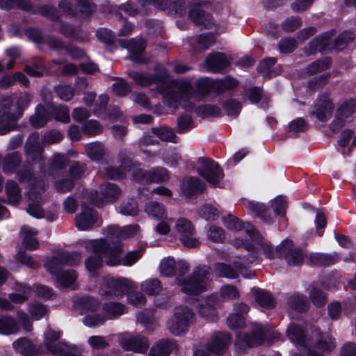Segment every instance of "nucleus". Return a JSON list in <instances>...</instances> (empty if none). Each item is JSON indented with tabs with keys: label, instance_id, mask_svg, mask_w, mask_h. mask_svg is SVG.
<instances>
[{
	"label": "nucleus",
	"instance_id": "obj_30",
	"mask_svg": "<svg viewBox=\"0 0 356 356\" xmlns=\"http://www.w3.org/2000/svg\"><path fill=\"white\" fill-rule=\"evenodd\" d=\"M42 199L41 196L33 188L29 194V203L26 211L31 216L37 218H44V211L41 207Z\"/></svg>",
	"mask_w": 356,
	"mask_h": 356
},
{
	"label": "nucleus",
	"instance_id": "obj_41",
	"mask_svg": "<svg viewBox=\"0 0 356 356\" xmlns=\"http://www.w3.org/2000/svg\"><path fill=\"white\" fill-rule=\"evenodd\" d=\"M49 118V111L47 108L39 105L35 109V114L30 118V122L34 127L40 128L44 126Z\"/></svg>",
	"mask_w": 356,
	"mask_h": 356
},
{
	"label": "nucleus",
	"instance_id": "obj_38",
	"mask_svg": "<svg viewBox=\"0 0 356 356\" xmlns=\"http://www.w3.org/2000/svg\"><path fill=\"white\" fill-rule=\"evenodd\" d=\"M13 348L24 356H37L38 350L25 338H20L13 343Z\"/></svg>",
	"mask_w": 356,
	"mask_h": 356
},
{
	"label": "nucleus",
	"instance_id": "obj_59",
	"mask_svg": "<svg viewBox=\"0 0 356 356\" xmlns=\"http://www.w3.org/2000/svg\"><path fill=\"white\" fill-rule=\"evenodd\" d=\"M220 297L223 300H232L239 298L240 293L236 286L225 284L221 286L219 291Z\"/></svg>",
	"mask_w": 356,
	"mask_h": 356
},
{
	"label": "nucleus",
	"instance_id": "obj_13",
	"mask_svg": "<svg viewBox=\"0 0 356 356\" xmlns=\"http://www.w3.org/2000/svg\"><path fill=\"white\" fill-rule=\"evenodd\" d=\"M197 170L202 177L214 187L218 186L224 177L222 170L218 164L206 157L198 159Z\"/></svg>",
	"mask_w": 356,
	"mask_h": 356
},
{
	"label": "nucleus",
	"instance_id": "obj_11",
	"mask_svg": "<svg viewBox=\"0 0 356 356\" xmlns=\"http://www.w3.org/2000/svg\"><path fill=\"white\" fill-rule=\"evenodd\" d=\"M174 231L184 247L194 248L200 245V241L195 237V227L189 219L178 218L175 221Z\"/></svg>",
	"mask_w": 356,
	"mask_h": 356
},
{
	"label": "nucleus",
	"instance_id": "obj_12",
	"mask_svg": "<svg viewBox=\"0 0 356 356\" xmlns=\"http://www.w3.org/2000/svg\"><path fill=\"white\" fill-rule=\"evenodd\" d=\"M238 259L241 261H234V267L225 263L216 264L213 269L215 274L218 277L227 279L236 278L239 274H241L245 277H248V276L243 273V270L245 269L247 264L255 261L257 259L256 253L252 252L248 258L245 259V256H243V257H238Z\"/></svg>",
	"mask_w": 356,
	"mask_h": 356
},
{
	"label": "nucleus",
	"instance_id": "obj_26",
	"mask_svg": "<svg viewBox=\"0 0 356 356\" xmlns=\"http://www.w3.org/2000/svg\"><path fill=\"white\" fill-rule=\"evenodd\" d=\"M29 36L33 39V40L36 43H45L51 49L60 51L62 49H65L66 46L62 40L54 36H49L42 38L41 33L40 31L36 29H30L28 31Z\"/></svg>",
	"mask_w": 356,
	"mask_h": 356
},
{
	"label": "nucleus",
	"instance_id": "obj_62",
	"mask_svg": "<svg viewBox=\"0 0 356 356\" xmlns=\"http://www.w3.org/2000/svg\"><path fill=\"white\" fill-rule=\"evenodd\" d=\"M195 113L202 118L218 116L220 113V108L214 105H202L197 107Z\"/></svg>",
	"mask_w": 356,
	"mask_h": 356
},
{
	"label": "nucleus",
	"instance_id": "obj_37",
	"mask_svg": "<svg viewBox=\"0 0 356 356\" xmlns=\"http://www.w3.org/2000/svg\"><path fill=\"white\" fill-rule=\"evenodd\" d=\"M22 242L24 245L30 250H34L38 247V242L35 238L38 231L29 226H23L21 229Z\"/></svg>",
	"mask_w": 356,
	"mask_h": 356
},
{
	"label": "nucleus",
	"instance_id": "obj_16",
	"mask_svg": "<svg viewBox=\"0 0 356 356\" xmlns=\"http://www.w3.org/2000/svg\"><path fill=\"white\" fill-rule=\"evenodd\" d=\"M267 329L262 327L260 324L254 323L252 325V335L247 333L240 332L235 343L236 348L238 351H242L246 348L260 345L264 340Z\"/></svg>",
	"mask_w": 356,
	"mask_h": 356
},
{
	"label": "nucleus",
	"instance_id": "obj_57",
	"mask_svg": "<svg viewBox=\"0 0 356 356\" xmlns=\"http://www.w3.org/2000/svg\"><path fill=\"white\" fill-rule=\"evenodd\" d=\"M204 186V184L198 178L191 177L186 182L184 191L188 195H191L195 193L202 192Z\"/></svg>",
	"mask_w": 356,
	"mask_h": 356
},
{
	"label": "nucleus",
	"instance_id": "obj_24",
	"mask_svg": "<svg viewBox=\"0 0 356 356\" xmlns=\"http://www.w3.org/2000/svg\"><path fill=\"white\" fill-rule=\"evenodd\" d=\"M140 230L138 225H129L120 228L115 225H111L104 230V233L110 238L108 242H111L113 236H117L120 238H129L136 234Z\"/></svg>",
	"mask_w": 356,
	"mask_h": 356
},
{
	"label": "nucleus",
	"instance_id": "obj_40",
	"mask_svg": "<svg viewBox=\"0 0 356 356\" xmlns=\"http://www.w3.org/2000/svg\"><path fill=\"white\" fill-rule=\"evenodd\" d=\"M94 241L95 240H93V241ZM91 242H92V241L87 242L86 244V248L90 250L93 251L95 255L89 257L86 259L85 266L89 272H94L102 267L103 264L102 257L104 259L105 257L101 252H95L93 248L90 245Z\"/></svg>",
	"mask_w": 356,
	"mask_h": 356
},
{
	"label": "nucleus",
	"instance_id": "obj_50",
	"mask_svg": "<svg viewBox=\"0 0 356 356\" xmlns=\"http://www.w3.org/2000/svg\"><path fill=\"white\" fill-rule=\"evenodd\" d=\"M6 192L9 203L17 204L21 198V191L18 185L13 181H8L6 184Z\"/></svg>",
	"mask_w": 356,
	"mask_h": 356
},
{
	"label": "nucleus",
	"instance_id": "obj_21",
	"mask_svg": "<svg viewBox=\"0 0 356 356\" xmlns=\"http://www.w3.org/2000/svg\"><path fill=\"white\" fill-rule=\"evenodd\" d=\"M20 161L21 157L18 152L8 154L3 161V172L6 174L16 172L20 181L28 179L29 181H31L32 175L29 170L22 175H20L19 171H17V168L19 166Z\"/></svg>",
	"mask_w": 356,
	"mask_h": 356
},
{
	"label": "nucleus",
	"instance_id": "obj_9",
	"mask_svg": "<svg viewBox=\"0 0 356 356\" xmlns=\"http://www.w3.org/2000/svg\"><path fill=\"white\" fill-rule=\"evenodd\" d=\"M246 232L248 238L245 240L239 238H236L234 242V245L238 248L244 247L248 252H250L254 248L259 249L267 258H274L275 252L273 248L266 240L260 236L259 233L253 226H248Z\"/></svg>",
	"mask_w": 356,
	"mask_h": 356
},
{
	"label": "nucleus",
	"instance_id": "obj_43",
	"mask_svg": "<svg viewBox=\"0 0 356 356\" xmlns=\"http://www.w3.org/2000/svg\"><path fill=\"white\" fill-rule=\"evenodd\" d=\"M16 293H11L8 298L13 303H22L28 300L31 293V288L25 284L17 283L15 286Z\"/></svg>",
	"mask_w": 356,
	"mask_h": 356
},
{
	"label": "nucleus",
	"instance_id": "obj_7",
	"mask_svg": "<svg viewBox=\"0 0 356 356\" xmlns=\"http://www.w3.org/2000/svg\"><path fill=\"white\" fill-rule=\"evenodd\" d=\"M194 318L195 314L191 308L184 305L177 306L167 321V329L175 336H181L188 332Z\"/></svg>",
	"mask_w": 356,
	"mask_h": 356
},
{
	"label": "nucleus",
	"instance_id": "obj_54",
	"mask_svg": "<svg viewBox=\"0 0 356 356\" xmlns=\"http://www.w3.org/2000/svg\"><path fill=\"white\" fill-rule=\"evenodd\" d=\"M101 191L106 202L114 200L121 195V190L113 183H107L102 186Z\"/></svg>",
	"mask_w": 356,
	"mask_h": 356
},
{
	"label": "nucleus",
	"instance_id": "obj_42",
	"mask_svg": "<svg viewBox=\"0 0 356 356\" xmlns=\"http://www.w3.org/2000/svg\"><path fill=\"white\" fill-rule=\"evenodd\" d=\"M256 302L262 307L271 309L275 306V300L273 296L268 291L257 289L254 291Z\"/></svg>",
	"mask_w": 356,
	"mask_h": 356
},
{
	"label": "nucleus",
	"instance_id": "obj_52",
	"mask_svg": "<svg viewBox=\"0 0 356 356\" xmlns=\"http://www.w3.org/2000/svg\"><path fill=\"white\" fill-rule=\"evenodd\" d=\"M198 216L208 221H213L218 218L220 213L213 205L205 204L197 211Z\"/></svg>",
	"mask_w": 356,
	"mask_h": 356
},
{
	"label": "nucleus",
	"instance_id": "obj_5",
	"mask_svg": "<svg viewBox=\"0 0 356 356\" xmlns=\"http://www.w3.org/2000/svg\"><path fill=\"white\" fill-rule=\"evenodd\" d=\"M333 35V31H327L316 36L310 42L311 53L316 51L325 52L332 49L341 50L349 42L355 38V34L350 31H345L341 33L334 41L331 46L330 40Z\"/></svg>",
	"mask_w": 356,
	"mask_h": 356
},
{
	"label": "nucleus",
	"instance_id": "obj_44",
	"mask_svg": "<svg viewBox=\"0 0 356 356\" xmlns=\"http://www.w3.org/2000/svg\"><path fill=\"white\" fill-rule=\"evenodd\" d=\"M104 316L106 319L115 318L125 313V307L123 305L118 302H108L104 304L103 307Z\"/></svg>",
	"mask_w": 356,
	"mask_h": 356
},
{
	"label": "nucleus",
	"instance_id": "obj_48",
	"mask_svg": "<svg viewBox=\"0 0 356 356\" xmlns=\"http://www.w3.org/2000/svg\"><path fill=\"white\" fill-rule=\"evenodd\" d=\"M238 85L236 79L232 77H225L222 79H216L213 82V90L218 93H222L231 90Z\"/></svg>",
	"mask_w": 356,
	"mask_h": 356
},
{
	"label": "nucleus",
	"instance_id": "obj_53",
	"mask_svg": "<svg viewBox=\"0 0 356 356\" xmlns=\"http://www.w3.org/2000/svg\"><path fill=\"white\" fill-rule=\"evenodd\" d=\"M288 304L291 309L298 312L306 311L309 307L306 297L299 294L291 296L288 299Z\"/></svg>",
	"mask_w": 356,
	"mask_h": 356
},
{
	"label": "nucleus",
	"instance_id": "obj_36",
	"mask_svg": "<svg viewBox=\"0 0 356 356\" xmlns=\"http://www.w3.org/2000/svg\"><path fill=\"white\" fill-rule=\"evenodd\" d=\"M85 150L88 158L92 161H101L106 154L104 145L99 141L86 144Z\"/></svg>",
	"mask_w": 356,
	"mask_h": 356
},
{
	"label": "nucleus",
	"instance_id": "obj_4",
	"mask_svg": "<svg viewBox=\"0 0 356 356\" xmlns=\"http://www.w3.org/2000/svg\"><path fill=\"white\" fill-rule=\"evenodd\" d=\"M211 281V272L207 266L195 268L188 277H177L176 283L187 295H197L207 289Z\"/></svg>",
	"mask_w": 356,
	"mask_h": 356
},
{
	"label": "nucleus",
	"instance_id": "obj_18",
	"mask_svg": "<svg viewBox=\"0 0 356 356\" xmlns=\"http://www.w3.org/2000/svg\"><path fill=\"white\" fill-rule=\"evenodd\" d=\"M120 345L127 350L145 353L149 348V341L141 335L124 334L119 339Z\"/></svg>",
	"mask_w": 356,
	"mask_h": 356
},
{
	"label": "nucleus",
	"instance_id": "obj_31",
	"mask_svg": "<svg viewBox=\"0 0 356 356\" xmlns=\"http://www.w3.org/2000/svg\"><path fill=\"white\" fill-rule=\"evenodd\" d=\"M38 138V135L33 134L30 136L26 143L27 157L35 163L42 159V149L39 143Z\"/></svg>",
	"mask_w": 356,
	"mask_h": 356
},
{
	"label": "nucleus",
	"instance_id": "obj_58",
	"mask_svg": "<svg viewBox=\"0 0 356 356\" xmlns=\"http://www.w3.org/2000/svg\"><path fill=\"white\" fill-rule=\"evenodd\" d=\"M151 183H161L168 181L170 177L168 170L163 167H156L149 170Z\"/></svg>",
	"mask_w": 356,
	"mask_h": 356
},
{
	"label": "nucleus",
	"instance_id": "obj_51",
	"mask_svg": "<svg viewBox=\"0 0 356 356\" xmlns=\"http://www.w3.org/2000/svg\"><path fill=\"white\" fill-rule=\"evenodd\" d=\"M331 61L329 58H324L322 60H317L309 64L305 69V73L308 75H313L316 73L321 72L330 66Z\"/></svg>",
	"mask_w": 356,
	"mask_h": 356
},
{
	"label": "nucleus",
	"instance_id": "obj_1",
	"mask_svg": "<svg viewBox=\"0 0 356 356\" xmlns=\"http://www.w3.org/2000/svg\"><path fill=\"white\" fill-rule=\"evenodd\" d=\"M81 259V254L78 252H62L56 256L47 259L44 267L48 272L56 276V281L64 287L72 286L77 278V274L74 270L60 271L64 266H75Z\"/></svg>",
	"mask_w": 356,
	"mask_h": 356
},
{
	"label": "nucleus",
	"instance_id": "obj_60",
	"mask_svg": "<svg viewBox=\"0 0 356 356\" xmlns=\"http://www.w3.org/2000/svg\"><path fill=\"white\" fill-rule=\"evenodd\" d=\"M152 132L158 138L164 141L176 143V135L173 131L168 127H154L152 129Z\"/></svg>",
	"mask_w": 356,
	"mask_h": 356
},
{
	"label": "nucleus",
	"instance_id": "obj_28",
	"mask_svg": "<svg viewBox=\"0 0 356 356\" xmlns=\"http://www.w3.org/2000/svg\"><path fill=\"white\" fill-rule=\"evenodd\" d=\"M230 341V336L227 333H217L213 335L207 343V348L209 351L221 355L227 350V345Z\"/></svg>",
	"mask_w": 356,
	"mask_h": 356
},
{
	"label": "nucleus",
	"instance_id": "obj_20",
	"mask_svg": "<svg viewBox=\"0 0 356 356\" xmlns=\"http://www.w3.org/2000/svg\"><path fill=\"white\" fill-rule=\"evenodd\" d=\"M293 244L291 241H284L277 248V252L280 256H284L289 265L296 266L300 264L303 261V253L298 249L293 248Z\"/></svg>",
	"mask_w": 356,
	"mask_h": 356
},
{
	"label": "nucleus",
	"instance_id": "obj_64",
	"mask_svg": "<svg viewBox=\"0 0 356 356\" xmlns=\"http://www.w3.org/2000/svg\"><path fill=\"white\" fill-rule=\"evenodd\" d=\"M120 212L124 216H136L138 213L136 201L134 199H130L123 202L120 206Z\"/></svg>",
	"mask_w": 356,
	"mask_h": 356
},
{
	"label": "nucleus",
	"instance_id": "obj_14",
	"mask_svg": "<svg viewBox=\"0 0 356 356\" xmlns=\"http://www.w3.org/2000/svg\"><path fill=\"white\" fill-rule=\"evenodd\" d=\"M132 288V282L128 279L106 277L102 280L99 294L102 297H118Z\"/></svg>",
	"mask_w": 356,
	"mask_h": 356
},
{
	"label": "nucleus",
	"instance_id": "obj_10",
	"mask_svg": "<svg viewBox=\"0 0 356 356\" xmlns=\"http://www.w3.org/2000/svg\"><path fill=\"white\" fill-rule=\"evenodd\" d=\"M193 89L191 84H180L176 92L170 91L164 96V102L170 107L177 108L181 106L186 111H191L194 107Z\"/></svg>",
	"mask_w": 356,
	"mask_h": 356
},
{
	"label": "nucleus",
	"instance_id": "obj_45",
	"mask_svg": "<svg viewBox=\"0 0 356 356\" xmlns=\"http://www.w3.org/2000/svg\"><path fill=\"white\" fill-rule=\"evenodd\" d=\"M162 289V284L157 278L147 279L140 284V290L149 296L159 294Z\"/></svg>",
	"mask_w": 356,
	"mask_h": 356
},
{
	"label": "nucleus",
	"instance_id": "obj_8",
	"mask_svg": "<svg viewBox=\"0 0 356 356\" xmlns=\"http://www.w3.org/2000/svg\"><path fill=\"white\" fill-rule=\"evenodd\" d=\"M144 211L149 218L159 221L154 227V231L156 234L165 236L170 232L173 219L168 216L167 208L163 204L156 201H149L145 204Z\"/></svg>",
	"mask_w": 356,
	"mask_h": 356
},
{
	"label": "nucleus",
	"instance_id": "obj_34",
	"mask_svg": "<svg viewBox=\"0 0 356 356\" xmlns=\"http://www.w3.org/2000/svg\"><path fill=\"white\" fill-rule=\"evenodd\" d=\"M286 334L289 339L297 345L301 346L312 345L309 340L305 339L303 330L299 325L290 324L286 330Z\"/></svg>",
	"mask_w": 356,
	"mask_h": 356
},
{
	"label": "nucleus",
	"instance_id": "obj_61",
	"mask_svg": "<svg viewBox=\"0 0 356 356\" xmlns=\"http://www.w3.org/2000/svg\"><path fill=\"white\" fill-rule=\"evenodd\" d=\"M311 262L320 266H330L335 263L336 259L331 255L315 253L310 256Z\"/></svg>",
	"mask_w": 356,
	"mask_h": 356
},
{
	"label": "nucleus",
	"instance_id": "obj_22",
	"mask_svg": "<svg viewBox=\"0 0 356 356\" xmlns=\"http://www.w3.org/2000/svg\"><path fill=\"white\" fill-rule=\"evenodd\" d=\"M129 76L136 84L141 86H149L152 84L161 82L164 79L168 76V74L167 71L162 67L160 74L151 75L146 73L132 71L129 73Z\"/></svg>",
	"mask_w": 356,
	"mask_h": 356
},
{
	"label": "nucleus",
	"instance_id": "obj_19",
	"mask_svg": "<svg viewBox=\"0 0 356 356\" xmlns=\"http://www.w3.org/2000/svg\"><path fill=\"white\" fill-rule=\"evenodd\" d=\"M220 304L216 295L208 296L200 301L197 310L200 316L206 319L215 321L218 318L217 307Z\"/></svg>",
	"mask_w": 356,
	"mask_h": 356
},
{
	"label": "nucleus",
	"instance_id": "obj_23",
	"mask_svg": "<svg viewBox=\"0 0 356 356\" xmlns=\"http://www.w3.org/2000/svg\"><path fill=\"white\" fill-rule=\"evenodd\" d=\"M131 154L126 149L121 150L119 153V158L121 161V165L123 169L117 167H108L106 169V175L112 179H119L125 175V169L131 170L130 165Z\"/></svg>",
	"mask_w": 356,
	"mask_h": 356
},
{
	"label": "nucleus",
	"instance_id": "obj_32",
	"mask_svg": "<svg viewBox=\"0 0 356 356\" xmlns=\"http://www.w3.org/2000/svg\"><path fill=\"white\" fill-rule=\"evenodd\" d=\"M143 2V5L147 3H152L161 10L170 9L175 13L182 15L184 13V2L182 0H138Z\"/></svg>",
	"mask_w": 356,
	"mask_h": 356
},
{
	"label": "nucleus",
	"instance_id": "obj_56",
	"mask_svg": "<svg viewBox=\"0 0 356 356\" xmlns=\"http://www.w3.org/2000/svg\"><path fill=\"white\" fill-rule=\"evenodd\" d=\"M137 321L143 324L146 329L153 330L156 325V320L153 311L146 309L137 314Z\"/></svg>",
	"mask_w": 356,
	"mask_h": 356
},
{
	"label": "nucleus",
	"instance_id": "obj_46",
	"mask_svg": "<svg viewBox=\"0 0 356 356\" xmlns=\"http://www.w3.org/2000/svg\"><path fill=\"white\" fill-rule=\"evenodd\" d=\"M248 207L254 211L264 222L266 223L273 222V216L270 214L269 209L265 205L258 202H250L248 204Z\"/></svg>",
	"mask_w": 356,
	"mask_h": 356
},
{
	"label": "nucleus",
	"instance_id": "obj_49",
	"mask_svg": "<svg viewBox=\"0 0 356 356\" xmlns=\"http://www.w3.org/2000/svg\"><path fill=\"white\" fill-rule=\"evenodd\" d=\"M18 326L14 318L4 316L0 318V334H11L17 332Z\"/></svg>",
	"mask_w": 356,
	"mask_h": 356
},
{
	"label": "nucleus",
	"instance_id": "obj_15",
	"mask_svg": "<svg viewBox=\"0 0 356 356\" xmlns=\"http://www.w3.org/2000/svg\"><path fill=\"white\" fill-rule=\"evenodd\" d=\"M76 306L82 310L81 314L83 312L89 313L83 318V321L85 325L90 327H97L104 324L106 321L104 317L95 313L99 307V302L95 298L83 297L76 302Z\"/></svg>",
	"mask_w": 356,
	"mask_h": 356
},
{
	"label": "nucleus",
	"instance_id": "obj_29",
	"mask_svg": "<svg viewBox=\"0 0 356 356\" xmlns=\"http://www.w3.org/2000/svg\"><path fill=\"white\" fill-rule=\"evenodd\" d=\"M229 65L226 56L220 52L210 54L205 60V67L208 71L216 72L225 69Z\"/></svg>",
	"mask_w": 356,
	"mask_h": 356
},
{
	"label": "nucleus",
	"instance_id": "obj_47",
	"mask_svg": "<svg viewBox=\"0 0 356 356\" xmlns=\"http://www.w3.org/2000/svg\"><path fill=\"white\" fill-rule=\"evenodd\" d=\"M222 222L227 229L231 230L240 231L244 229L246 234V229L248 226H252L249 223L245 225L239 218L231 214L223 216Z\"/></svg>",
	"mask_w": 356,
	"mask_h": 356
},
{
	"label": "nucleus",
	"instance_id": "obj_35",
	"mask_svg": "<svg viewBox=\"0 0 356 356\" xmlns=\"http://www.w3.org/2000/svg\"><path fill=\"white\" fill-rule=\"evenodd\" d=\"M121 45L127 48L131 54V60L138 61V55L142 54L145 49V42L143 39H131L129 41H121Z\"/></svg>",
	"mask_w": 356,
	"mask_h": 356
},
{
	"label": "nucleus",
	"instance_id": "obj_55",
	"mask_svg": "<svg viewBox=\"0 0 356 356\" xmlns=\"http://www.w3.org/2000/svg\"><path fill=\"white\" fill-rule=\"evenodd\" d=\"M176 263L171 257L163 258L159 265L160 273L165 277L172 276L175 274Z\"/></svg>",
	"mask_w": 356,
	"mask_h": 356
},
{
	"label": "nucleus",
	"instance_id": "obj_33",
	"mask_svg": "<svg viewBox=\"0 0 356 356\" xmlns=\"http://www.w3.org/2000/svg\"><path fill=\"white\" fill-rule=\"evenodd\" d=\"M189 17L196 24L207 28L211 23L212 19L209 13H205L200 5H195L189 11Z\"/></svg>",
	"mask_w": 356,
	"mask_h": 356
},
{
	"label": "nucleus",
	"instance_id": "obj_27",
	"mask_svg": "<svg viewBox=\"0 0 356 356\" xmlns=\"http://www.w3.org/2000/svg\"><path fill=\"white\" fill-rule=\"evenodd\" d=\"M333 111L332 102L327 97L323 96L318 99L314 113L320 121L325 122L330 118Z\"/></svg>",
	"mask_w": 356,
	"mask_h": 356
},
{
	"label": "nucleus",
	"instance_id": "obj_6",
	"mask_svg": "<svg viewBox=\"0 0 356 356\" xmlns=\"http://www.w3.org/2000/svg\"><path fill=\"white\" fill-rule=\"evenodd\" d=\"M333 35V31H327L316 36L310 42L311 53L316 51L325 52L332 49L341 50L349 42L355 38V34L350 31H345L341 33L334 41L331 46L330 40Z\"/></svg>",
	"mask_w": 356,
	"mask_h": 356
},
{
	"label": "nucleus",
	"instance_id": "obj_3",
	"mask_svg": "<svg viewBox=\"0 0 356 356\" xmlns=\"http://www.w3.org/2000/svg\"><path fill=\"white\" fill-rule=\"evenodd\" d=\"M32 100L29 93L20 95L15 106L10 105L7 101L0 103V133L6 134L14 129L15 122L22 116L24 110Z\"/></svg>",
	"mask_w": 356,
	"mask_h": 356
},
{
	"label": "nucleus",
	"instance_id": "obj_39",
	"mask_svg": "<svg viewBox=\"0 0 356 356\" xmlns=\"http://www.w3.org/2000/svg\"><path fill=\"white\" fill-rule=\"evenodd\" d=\"M315 347L323 351H331L336 347L334 339L329 334H321L318 330H314Z\"/></svg>",
	"mask_w": 356,
	"mask_h": 356
},
{
	"label": "nucleus",
	"instance_id": "obj_63",
	"mask_svg": "<svg viewBox=\"0 0 356 356\" xmlns=\"http://www.w3.org/2000/svg\"><path fill=\"white\" fill-rule=\"evenodd\" d=\"M82 131L85 134L94 136L102 132V126L96 120H88L82 125Z\"/></svg>",
	"mask_w": 356,
	"mask_h": 356
},
{
	"label": "nucleus",
	"instance_id": "obj_17",
	"mask_svg": "<svg viewBox=\"0 0 356 356\" xmlns=\"http://www.w3.org/2000/svg\"><path fill=\"white\" fill-rule=\"evenodd\" d=\"M101 220L96 211L82 205L81 211L76 216V225L80 230H88L93 226H99Z\"/></svg>",
	"mask_w": 356,
	"mask_h": 356
},
{
	"label": "nucleus",
	"instance_id": "obj_25",
	"mask_svg": "<svg viewBox=\"0 0 356 356\" xmlns=\"http://www.w3.org/2000/svg\"><path fill=\"white\" fill-rule=\"evenodd\" d=\"M178 346L172 339H161L151 348L148 356H168L177 350Z\"/></svg>",
	"mask_w": 356,
	"mask_h": 356
},
{
	"label": "nucleus",
	"instance_id": "obj_2",
	"mask_svg": "<svg viewBox=\"0 0 356 356\" xmlns=\"http://www.w3.org/2000/svg\"><path fill=\"white\" fill-rule=\"evenodd\" d=\"M90 245L95 252H101L104 256L106 264L111 266L120 264L131 266L137 262L142 255L140 251L134 250L129 252L122 259L123 249L118 241L108 242L106 239H97L91 242Z\"/></svg>",
	"mask_w": 356,
	"mask_h": 356
}]
</instances>
